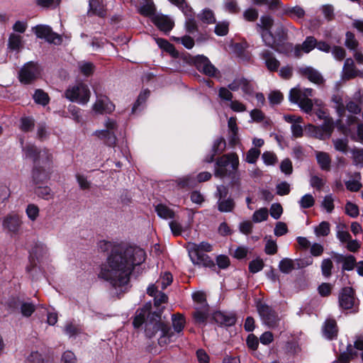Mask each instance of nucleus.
Wrapping results in <instances>:
<instances>
[{"label": "nucleus", "mask_w": 363, "mask_h": 363, "mask_svg": "<svg viewBox=\"0 0 363 363\" xmlns=\"http://www.w3.org/2000/svg\"><path fill=\"white\" fill-rule=\"evenodd\" d=\"M353 164L356 166L363 167V149L355 148L351 151Z\"/></svg>", "instance_id": "obj_47"}, {"label": "nucleus", "mask_w": 363, "mask_h": 363, "mask_svg": "<svg viewBox=\"0 0 363 363\" xmlns=\"http://www.w3.org/2000/svg\"><path fill=\"white\" fill-rule=\"evenodd\" d=\"M93 111L98 114L110 113L115 109V105L109 99L104 95L96 96V100L92 106Z\"/></svg>", "instance_id": "obj_16"}, {"label": "nucleus", "mask_w": 363, "mask_h": 363, "mask_svg": "<svg viewBox=\"0 0 363 363\" xmlns=\"http://www.w3.org/2000/svg\"><path fill=\"white\" fill-rule=\"evenodd\" d=\"M354 303V292L352 288L342 289L339 295V305L343 309H350Z\"/></svg>", "instance_id": "obj_19"}, {"label": "nucleus", "mask_w": 363, "mask_h": 363, "mask_svg": "<svg viewBox=\"0 0 363 363\" xmlns=\"http://www.w3.org/2000/svg\"><path fill=\"white\" fill-rule=\"evenodd\" d=\"M298 203L303 208H309L314 205L315 199L311 194H307L301 198Z\"/></svg>", "instance_id": "obj_48"}, {"label": "nucleus", "mask_w": 363, "mask_h": 363, "mask_svg": "<svg viewBox=\"0 0 363 363\" xmlns=\"http://www.w3.org/2000/svg\"><path fill=\"white\" fill-rule=\"evenodd\" d=\"M273 25L274 18L269 15L261 16L259 22L256 25L257 30L260 34L263 43L272 48H274L275 45V38L271 31Z\"/></svg>", "instance_id": "obj_6"}, {"label": "nucleus", "mask_w": 363, "mask_h": 363, "mask_svg": "<svg viewBox=\"0 0 363 363\" xmlns=\"http://www.w3.org/2000/svg\"><path fill=\"white\" fill-rule=\"evenodd\" d=\"M37 186L38 187L35 189V193L38 196L45 200H49L52 198L53 194L49 187H41L40 185Z\"/></svg>", "instance_id": "obj_51"}, {"label": "nucleus", "mask_w": 363, "mask_h": 363, "mask_svg": "<svg viewBox=\"0 0 363 363\" xmlns=\"http://www.w3.org/2000/svg\"><path fill=\"white\" fill-rule=\"evenodd\" d=\"M313 90L310 88L295 87L290 91L289 100L293 103L298 104L299 107L306 113H309L313 108V101L309 97L313 96Z\"/></svg>", "instance_id": "obj_5"}, {"label": "nucleus", "mask_w": 363, "mask_h": 363, "mask_svg": "<svg viewBox=\"0 0 363 363\" xmlns=\"http://www.w3.org/2000/svg\"><path fill=\"white\" fill-rule=\"evenodd\" d=\"M291 191V186L286 182H281L276 186V193L279 196L288 195Z\"/></svg>", "instance_id": "obj_55"}, {"label": "nucleus", "mask_w": 363, "mask_h": 363, "mask_svg": "<svg viewBox=\"0 0 363 363\" xmlns=\"http://www.w3.org/2000/svg\"><path fill=\"white\" fill-rule=\"evenodd\" d=\"M317 44L316 39L313 36H308L301 45H296L294 48V55L296 57L301 56V52L308 53L313 50Z\"/></svg>", "instance_id": "obj_20"}, {"label": "nucleus", "mask_w": 363, "mask_h": 363, "mask_svg": "<svg viewBox=\"0 0 363 363\" xmlns=\"http://www.w3.org/2000/svg\"><path fill=\"white\" fill-rule=\"evenodd\" d=\"M225 140L223 138L220 137L216 139L212 147V152L216 154H220L225 149Z\"/></svg>", "instance_id": "obj_52"}, {"label": "nucleus", "mask_w": 363, "mask_h": 363, "mask_svg": "<svg viewBox=\"0 0 363 363\" xmlns=\"http://www.w3.org/2000/svg\"><path fill=\"white\" fill-rule=\"evenodd\" d=\"M321 207L323 208L326 211V212L328 213H330L333 212V211L335 208V205H334V198L331 194L326 195L323 198V199L321 202Z\"/></svg>", "instance_id": "obj_40"}, {"label": "nucleus", "mask_w": 363, "mask_h": 363, "mask_svg": "<svg viewBox=\"0 0 363 363\" xmlns=\"http://www.w3.org/2000/svg\"><path fill=\"white\" fill-rule=\"evenodd\" d=\"M34 127V121L31 118H22L21 120V129L27 132L33 129Z\"/></svg>", "instance_id": "obj_62"}, {"label": "nucleus", "mask_w": 363, "mask_h": 363, "mask_svg": "<svg viewBox=\"0 0 363 363\" xmlns=\"http://www.w3.org/2000/svg\"><path fill=\"white\" fill-rule=\"evenodd\" d=\"M284 14L289 16L294 20H301L305 16L306 12L304 9L299 6H296L294 7H287L284 9Z\"/></svg>", "instance_id": "obj_30"}, {"label": "nucleus", "mask_w": 363, "mask_h": 363, "mask_svg": "<svg viewBox=\"0 0 363 363\" xmlns=\"http://www.w3.org/2000/svg\"><path fill=\"white\" fill-rule=\"evenodd\" d=\"M40 73V71L38 65L33 62H29L19 72V80L23 84H30L39 77Z\"/></svg>", "instance_id": "obj_11"}, {"label": "nucleus", "mask_w": 363, "mask_h": 363, "mask_svg": "<svg viewBox=\"0 0 363 363\" xmlns=\"http://www.w3.org/2000/svg\"><path fill=\"white\" fill-rule=\"evenodd\" d=\"M229 23L228 21H221L216 23L214 32L217 35L224 36L228 33Z\"/></svg>", "instance_id": "obj_49"}, {"label": "nucleus", "mask_w": 363, "mask_h": 363, "mask_svg": "<svg viewBox=\"0 0 363 363\" xmlns=\"http://www.w3.org/2000/svg\"><path fill=\"white\" fill-rule=\"evenodd\" d=\"M305 130L308 136L323 139L325 135L330 136L333 130V123H330L328 120L327 123H323L321 126L309 124L306 126Z\"/></svg>", "instance_id": "obj_14"}, {"label": "nucleus", "mask_w": 363, "mask_h": 363, "mask_svg": "<svg viewBox=\"0 0 363 363\" xmlns=\"http://www.w3.org/2000/svg\"><path fill=\"white\" fill-rule=\"evenodd\" d=\"M345 213L351 218H357L359 214L357 205L351 201H347L345 204Z\"/></svg>", "instance_id": "obj_53"}, {"label": "nucleus", "mask_w": 363, "mask_h": 363, "mask_svg": "<svg viewBox=\"0 0 363 363\" xmlns=\"http://www.w3.org/2000/svg\"><path fill=\"white\" fill-rule=\"evenodd\" d=\"M157 215L164 219H170L174 217V211L163 204H159L155 208Z\"/></svg>", "instance_id": "obj_35"}, {"label": "nucleus", "mask_w": 363, "mask_h": 363, "mask_svg": "<svg viewBox=\"0 0 363 363\" xmlns=\"http://www.w3.org/2000/svg\"><path fill=\"white\" fill-rule=\"evenodd\" d=\"M172 328L164 324V335H161L158 339V343L160 346H164L174 342L182 336L186 324L184 316L180 313L173 314L172 315Z\"/></svg>", "instance_id": "obj_4"}, {"label": "nucleus", "mask_w": 363, "mask_h": 363, "mask_svg": "<svg viewBox=\"0 0 363 363\" xmlns=\"http://www.w3.org/2000/svg\"><path fill=\"white\" fill-rule=\"evenodd\" d=\"M239 165V158L236 154L230 153L220 157L215 167L214 174L219 178L231 177L233 183L240 185V182L235 180L237 169Z\"/></svg>", "instance_id": "obj_2"}, {"label": "nucleus", "mask_w": 363, "mask_h": 363, "mask_svg": "<svg viewBox=\"0 0 363 363\" xmlns=\"http://www.w3.org/2000/svg\"><path fill=\"white\" fill-rule=\"evenodd\" d=\"M257 309L262 323L269 328H275L278 326L280 318L277 313L267 304L259 301Z\"/></svg>", "instance_id": "obj_7"}, {"label": "nucleus", "mask_w": 363, "mask_h": 363, "mask_svg": "<svg viewBox=\"0 0 363 363\" xmlns=\"http://www.w3.org/2000/svg\"><path fill=\"white\" fill-rule=\"evenodd\" d=\"M174 40L177 43H182L186 49H191L194 46V39L189 35H184L181 38H174Z\"/></svg>", "instance_id": "obj_57"}, {"label": "nucleus", "mask_w": 363, "mask_h": 363, "mask_svg": "<svg viewBox=\"0 0 363 363\" xmlns=\"http://www.w3.org/2000/svg\"><path fill=\"white\" fill-rule=\"evenodd\" d=\"M145 259V252L140 247L115 245L106 261L102 264L99 277L116 289L123 291L129 283L135 267L142 264Z\"/></svg>", "instance_id": "obj_1"}, {"label": "nucleus", "mask_w": 363, "mask_h": 363, "mask_svg": "<svg viewBox=\"0 0 363 363\" xmlns=\"http://www.w3.org/2000/svg\"><path fill=\"white\" fill-rule=\"evenodd\" d=\"M24 155L26 158H30L37 164L39 162L44 163L52 159V155L46 150H38L35 145H27L23 148Z\"/></svg>", "instance_id": "obj_12"}, {"label": "nucleus", "mask_w": 363, "mask_h": 363, "mask_svg": "<svg viewBox=\"0 0 363 363\" xmlns=\"http://www.w3.org/2000/svg\"><path fill=\"white\" fill-rule=\"evenodd\" d=\"M43 358L38 352H32L26 358V363H43Z\"/></svg>", "instance_id": "obj_64"}, {"label": "nucleus", "mask_w": 363, "mask_h": 363, "mask_svg": "<svg viewBox=\"0 0 363 363\" xmlns=\"http://www.w3.org/2000/svg\"><path fill=\"white\" fill-rule=\"evenodd\" d=\"M303 75L306 77L309 81L317 84H321L324 82L322 75L312 67L303 68L301 70Z\"/></svg>", "instance_id": "obj_26"}, {"label": "nucleus", "mask_w": 363, "mask_h": 363, "mask_svg": "<svg viewBox=\"0 0 363 363\" xmlns=\"http://www.w3.org/2000/svg\"><path fill=\"white\" fill-rule=\"evenodd\" d=\"M156 26L164 32L170 31L174 26V22L169 17L165 16H157L154 20Z\"/></svg>", "instance_id": "obj_27"}, {"label": "nucleus", "mask_w": 363, "mask_h": 363, "mask_svg": "<svg viewBox=\"0 0 363 363\" xmlns=\"http://www.w3.org/2000/svg\"><path fill=\"white\" fill-rule=\"evenodd\" d=\"M105 130H96L94 135L101 140H104L105 143L108 146H114L116 143V137L115 130L117 128L116 122L108 118L105 122Z\"/></svg>", "instance_id": "obj_10"}, {"label": "nucleus", "mask_w": 363, "mask_h": 363, "mask_svg": "<svg viewBox=\"0 0 363 363\" xmlns=\"http://www.w3.org/2000/svg\"><path fill=\"white\" fill-rule=\"evenodd\" d=\"M269 212L267 208H261L255 211L252 215V220L255 223H260L268 218Z\"/></svg>", "instance_id": "obj_37"}, {"label": "nucleus", "mask_w": 363, "mask_h": 363, "mask_svg": "<svg viewBox=\"0 0 363 363\" xmlns=\"http://www.w3.org/2000/svg\"><path fill=\"white\" fill-rule=\"evenodd\" d=\"M194 316L197 323H203L208 317V306L197 307Z\"/></svg>", "instance_id": "obj_41"}, {"label": "nucleus", "mask_w": 363, "mask_h": 363, "mask_svg": "<svg viewBox=\"0 0 363 363\" xmlns=\"http://www.w3.org/2000/svg\"><path fill=\"white\" fill-rule=\"evenodd\" d=\"M39 208L33 203H30L27 206L26 213L28 218L31 221H35L39 216Z\"/></svg>", "instance_id": "obj_43"}, {"label": "nucleus", "mask_w": 363, "mask_h": 363, "mask_svg": "<svg viewBox=\"0 0 363 363\" xmlns=\"http://www.w3.org/2000/svg\"><path fill=\"white\" fill-rule=\"evenodd\" d=\"M78 67L81 73L85 76H90L94 72V65L89 62H80L78 63Z\"/></svg>", "instance_id": "obj_38"}, {"label": "nucleus", "mask_w": 363, "mask_h": 363, "mask_svg": "<svg viewBox=\"0 0 363 363\" xmlns=\"http://www.w3.org/2000/svg\"><path fill=\"white\" fill-rule=\"evenodd\" d=\"M147 312V310L145 308H142L137 311L136 315L133 322L135 328H139L142 325V324L144 323Z\"/></svg>", "instance_id": "obj_50"}, {"label": "nucleus", "mask_w": 363, "mask_h": 363, "mask_svg": "<svg viewBox=\"0 0 363 363\" xmlns=\"http://www.w3.org/2000/svg\"><path fill=\"white\" fill-rule=\"evenodd\" d=\"M264 267L263 260L260 258H257L251 261L249 264V270L251 273H257L261 271Z\"/></svg>", "instance_id": "obj_56"}, {"label": "nucleus", "mask_w": 363, "mask_h": 363, "mask_svg": "<svg viewBox=\"0 0 363 363\" xmlns=\"http://www.w3.org/2000/svg\"><path fill=\"white\" fill-rule=\"evenodd\" d=\"M139 12L140 14L150 16L155 13V8L153 3L150 0H146L145 4L139 8Z\"/></svg>", "instance_id": "obj_45"}, {"label": "nucleus", "mask_w": 363, "mask_h": 363, "mask_svg": "<svg viewBox=\"0 0 363 363\" xmlns=\"http://www.w3.org/2000/svg\"><path fill=\"white\" fill-rule=\"evenodd\" d=\"M52 172V159L45 161L44 163L35 164L33 170L32 178L34 184L42 185L46 183L50 177Z\"/></svg>", "instance_id": "obj_9"}, {"label": "nucleus", "mask_w": 363, "mask_h": 363, "mask_svg": "<svg viewBox=\"0 0 363 363\" xmlns=\"http://www.w3.org/2000/svg\"><path fill=\"white\" fill-rule=\"evenodd\" d=\"M333 143L336 150L342 152H347L348 147L347 140L338 138L333 140Z\"/></svg>", "instance_id": "obj_61"}, {"label": "nucleus", "mask_w": 363, "mask_h": 363, "mask_svg": "<svg viewBox=\"0 0 363 363\" xmlns=\"http://www.w3.org/2000/svg\"><path fill=\"white\" fill-rule=\"evenodd\" d=\"M157 318L149 322H146L145 325V333L149 338H152L158 332H161V335H164V323L160 320V316L155 315Z\"/></svg>", "instance_id": "obj_17"}, {"label": "nucleus", "mask_w": 363, "mask_h": 363, "mask_svg": "<svg viewBox=\"0 0 363 363\" xmlns=\"http://www.w3.org/2000/svg\"><path fill=\"white\" fill-rule=\"evenodd\" d=\"M337 228V238L341 242H347L351 239V235L349 232L345 230V225H339Z\"/></svg>", "instance_id": "obj_46"}, {"label": "nucleus", "mask_w": 363, "mask_h": 363, "mask_svg": "<svg viewBox=\"0 0 363 363\" xmlns=\"http://www.w3.org/2000/svg\"><path fill=\"white\" fill-rule=\"evenodd\" d=\"M65 95L69 101L85 104L89 100L90 91L87 85L80 83L68 88Z\"/></svg>", "instance_id": "obj_8"}, {"label": "nucleus", "mask_w": 363, "mask_h": 363, "mask_svg": "<svg viewBox=\"0 0 363 363\" xmlns=\"http://www.w3.org/2000/svg\"><path fill=\"white\" fill-rule=\"evenodd\" d=\"M279 268L282 273L289 274L294 269V261L289 258H284L280 261Z\"/></svg>", "instance_id": "obj_36"}, {"label": "nucleus", "mask_w": 363, "mask_h": 363, "mask_svg": "<svg viewBox=\"0 0 363 363\" xmlns=\"http://www.w3.org/2000/svg\"><path fill=\"white\" fill-rule=\"evenodd\" d=\"M23 46V38L16 33H11L8 40V48L11 50H19Z\"/></svg>", "instance_id": "obj_31"}, {"label": "nucleus", "mask_w": 363, "mask_h": 363, "mask_svg": "<svg viewBox=\"0 0 363 363\" xmlns=\"http://www.w3.org/2000/svg\"><path fill=\"white\" fill-rule=\"evenodd\" d=\"M240 89H242L245 96H252L254 95V85L245 78L242 77Z\"/></svg>", "instance_id": "obj_39"}, {"label": "nucleus", "mask_w": 363, "mask_h": 363, "mask_svg": "<svg viewBox=\"0 0 363 363\" xmlns=\"http://www.w3.org/2000/svg\"><path fill=\"white\" fill-rule=\"evenodd\" d=\"M345 45L350 50H355L358 46V42L354 35L351 32H347L346 33Z\"/></svg>", "instance_id": "obj_59"}, {"label": "nucleus", "mask_w": 363, "mask_h": 363, "mask_svg": "<svg viewBox=\"0 0 363 363\" xmlns=\"http://www.w3.org/2000/svg\"><path fill=\"white\" fill-rule=\"evenodd\" d=\"M333 268V262L330 259H324L321 263L322 274L325 277L331 275V269Z\"/></svg>", "instance_id": "obj_60"}, {"label": "nucleus", "mask_w": 363, "mask_h": 363, "mask_svg": "<svg viewBox=\"0 0 363 363\" xmlns=\"http://www.w3.org/2000/svg\"><path fill=\"white\" fill-rule=\"evenodd\" d=\"M196 69L208 77H216L218 70L211 64L208 57L204 55H198L194 60Z\"/></svg>", "instance_id": "obj_15"}, {"label": "nucleus", "mask_w": 363, "mask_h": 363, "mask_svg": "<svg viewBox=\"0 0 363 363\" xmlns=\"http://www.w3.org/2000/svg\"><path fill=\"white\" fill-rule=\"evenodd\" d=\"M173 277L171 273L164 272L157 281L158 286H161L162 289L167 287L172 282Z\"/></svg>", "instance_id": "obj_54"}, {"label": "nucleus", "mask_w": 363, "mask_h": 363, "mask_svg": "<svg viewBox=\"0 0 363 363\" xmlns=\"http://www.w3.org/2000/svg\"><path fill=\"white\" fill-rule=\"evenodd\" d=\"M325 184V181L323 178L317 175H313L311 177L310 184L311 185V186L315 188L318 190H320L323 187Z\"/></svg>", "instance_id": "obj_63"}, {"label": "nucleus", "mask_w": 363, "mask_h": 363, "mask_svg": "<svg viewBox=\"0 0 363 363\" xmlns=\"http://www.w3.org/2000/svg\"><path fill=\"white\" fill-rule=\"evenodd\" d=\"M330 224L327 221L321 222L314 228V232L317 236H326L330 233Z\"/></svg>", "instance_id": "obj_42"}, {"label": "nucleus", "mask_w": 363, "mask_h": 363, "mask_svg": "<svg viewBox=\"0 0 363 363\" xmlns=\"http://www.w3.org/2000/svg\"><path fill=\"white\" fill-rule=\"evenodd\" d=\"M184 15L186 16L185 28L186 32L190 34H194L197 32L198 26L192 9L191 8H186V11H184Z\"/></svg>", "instance_id": "obj_24"}, {"label": "nucleus", "mask_w": 363, "mask_h": 363, "mask_svg": "<svg viewBox=\"0 0 363 363\" xmlns=\"http://www.w3.org/2000/svg\"><path fill=\"white\" fill-rule=\"evenodd\" d=\"M235 208V202L233 199H218V208L220 212H231Z\"/></svg>", "instance_id": "obj_34"}, {"label": "nucleus", "mask_w": 363, "mask_h": 363, "mask_svg": "<svg viewBox=\"0 0 363 363\" xmlns=\"http://www.w3.org/2000/svg\"><path fill=\"white\" fill-rule=\"evenodd\" d=\"M90 11L99 16L106 15L105 5L100 0H89Z\"/></svg>", "instance_id": "obj_32"}, {"label": "nucleus", "mask_w": 363, "mask_h": 363, "mask_svg": "<svg viewBox=\"0 0 363 363\" xmlns=\"http://www.w3.org/2000/svg\"><path fill=\"white\" fill-rule=\"evenodd\" d=\"M198 18L201 21L206 24H213L216 23V17L214 13L209 9H203L198 14Z\"/></svg>", "instance_id": "obj_33"}, {"label": "nucleus", "mask_w": 363, "mask_h": 363, "mask_svg": "<svg viewBox=\"0 0 363 363\" xmlns=\"http://www.w3.org/2000/svg\"><path fill=\"white\" fill-rule=\"evenodd\" d=\"M213 318L218 323L225 326H231L236 321L235 317L233 315H226L221 312L215 313Z\"/></svg>", "instance_id": "obj_29"}, {"label": "nucleus", "mask_w": 363, "mask_h": 363, "mask_svg": "<svg viewBox=\"0 0 363 363\" xmlns=\"http://www.w3.org/2000/svg\"><path fill=\"white\" fill-rule=\"evenodd\" d=\"M260 155V150L252 147L250 149L246 154V162L250 164L256 162Z\"/></svg>", "instance_id": "obj_58"}, {"label": "nucleus", "mask_w": 363, "mask_h": 363, "mask_svg": "<svg viewBox=\"0 0 363 363\" xmlns=\"http://www.w3.org/2000/svg\"><path fill=\"white\" fill-rule=\"evenodd\" d=\"M32 29L38 38L45 39L50 43L60 44L62 42L61 36L54 33L48 26L38 25Z\"/></svg>", "instance_id": "obj_13"}, {"label": "nucleus", "mask_w": 363, "mask_h": 363, "mask_svg": "<svg viewBox=\"0 0 363 363\" xmlns=\"http://www.w3.org/2000/svg\"><path fill=\"white\" fill-rule=\"evenodd\" d=\"M9 306L11 311L20 308L21 314L25 317H30L35 311V305L30 302L21 301L20 300L11 301L9 303Z\"/></svg>", "instance_id": "obj_18"}, {"label": "nucleus", "mask_w": 363, "mask_h": 363, "mask_svg": "<svg viewBox=\"0 0 363 363\" xmlns=\"http://www.w3.org/2000/svg\"><path fill=\"white\" fill-rule=\"evenodd\" d=\"M33 99L35 103L43 106H45L49 102L48 95L41 89H38L35 91L33 95Z\"/></svg>", "instance_id": "obj_44"}, {"label": "nucleus", "mask_w": 363, "mask_h": 363, "mask_svg": "<svg viewBox=\"0 0 363 363\" xmlns=\"http://www.w3.org/2000/svg\"><path fill=\"white\" fill-rule=\"evenodd\" d=\"M186 249L194 264L202 265L208 268L215 267L214 262L208 255L204 254V252L212 251L213 247L210 243L207 242H201L199 244L189 242Z\"/></svg>", "instance_id": "obj_3"}, {"label": "nucleus", "mask_w": 363, "mask_h": 363, "mask_svg": "<svg viewBox=\"0 0 363 363\" xmlns=\"http://www.w3.org/2000/svg\"><path fill=\"white\" fill-rule=\"evenodd\" d=\"M322 330L323 335L326 339H335L338 333L336 321L333 319H327L323 325Z\"/></svg>", "instance_id": "obj_23"}, {"label": "nucleus", "mask_w": 363, "mask_h": 363, "mask_svg": "<svg viewBox=\"0 0 363 363\" xmlns=\"http://www.w3.org/2000/svg\"><path fill=\"white\" fill-rule=\"evenodd\" d=\"M21 220L18 215H8L3 221V226L9 232L17 233L20 229Z\"/></svg>", "instance_id": "obj_22"}, {"label": "nucleus", "mask_w": 363, "mask_h": 363, "mask_svg": "<svg viewBox=\"0 0 363 363\" xmlns=\"http://www.w3.org/2000/svg\"><path fill=\"white\" fill-rule=\"evenodd\" d=\"M260 56L262 59L264 61V64L270 72H276L278 70L279 67L280 62L274 56L273 53L269 50H263Z\"/></svg>", "instance_id": "obj_21"}, {"label": "nucleus", "mask_w": 363, "mask_h": 363, "mask_svg": "<svg viewBox=\"0 0 363 363\" xmlns=\"http://www.w3.org/2000/svg\"><path fill=\"white\" fill-rule=\"evenodd\" d=\"M358 70L356 69L354 61L352 58H347L345 61L342 70V77L345 79H350L358 75Z\"/></svg>", "instance_id": "obj_25"}, {"label": "nucleus", "mask_w": 363, "mask_h": 363, "mask_svg": "<svg viewBox=\"0 0 363 363\" xmlns=\"http://www.w3.org/2000/svg\"><path fill=\"white\" fill-rule=\"evenodd\" d=\"M317 162L323 170L328 171L330 168L331 159L325 152L315 151Z\"/></svg>", "instance_id": "obj_28"}]
</instances>
